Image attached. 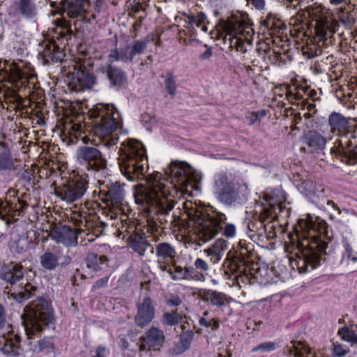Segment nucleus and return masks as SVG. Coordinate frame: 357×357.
Listing matches in <instances>:
<instances>
[{
  "label": "nucleus",
  "mask_w": 357,
  "mask_h": 357,
  "mask_svg": "<svg viewBox=\"0 0 357 357\" xmlns=\"http://www.w3.org/2000/svg\"><path fill=\"white\" fill-rule=\"evenodd\" d=\"M118 158L121 173L130 181L145 180L135 187L134 197L146 213L157 215L161 225L174 221L169 212L174 208L172 199L175 190L161 173L155 172L146 176L148 160L144 145L138 140L123 142Z\"/></svg>",
  "instance_id": "obj_1"
},
{
  "label": "nucleus",
  "mask_w": 357,
  "mask_h": 357,
  "mask_svg": "<svg viewBox=\"0 0 357 357\" xmlns=\"http://www.w3.org/2000/svg\"><path fill=\"white\" fill-rule=\"evenodd\" d=\"M298 229L301 234L298 236L299 253L296 254L298 257L297 268L299 273H305L309 268L314 270L319 265L321 255L327 247L323 237L331 240L333 234H329L328 225L324 220L318 218L314 220L310 215L305 219L298 220L297 231Z\"/></svg>",
  "instance_id": "obj_2"
},
{
  "label": "nucleus",
  "mask_w": 357,
  "mask_h": 357,
  "mask_svg": "<svg viewBox=\"0 0 357 357\" xmlns=\"http://www.w3.org/2000/svg\"><path fill=\"white\" fill-rule=\"evenodd\" d=\"M88 118L90 122L70 123L68 126L75 132H84V129L98 137L101 141L106 140L105 145L110 146L116 144L114 132L120 126V114L113 105L99 104L89 110Z\"/></svg>",
  "instance_id": "obj_3"
},
{
  "label": "nucleus",
  "mask_w": 357,
  "mask_h": 357,
  "mask_svg": "<svg viewBox=\"0 0 357 357\" xmlns=\"http://www.w3.org/2000/svg\"><path fill=\"white\" fill-rule=\"evenodd\" d=\"M331 132L340 137L331 149V154L342 162L354 165L357 163V139L351 133L349 120L340 113L333 112L328 118Z\"/></svg>",
  "instance_id": "obj_4"
},
{
  "label": "nucleus",
  "mask_w": 357,
  "mask_h": 357,
  "mask_svg": "<svg viewBox=\"0 0 357 357\" xmlns=\"http://www.w3.org/2000/svg\"><path fill=\"white\" fill-rule=\"evenodd\" d=\"M248 188V184L236 174L221 172L214 176V194L218 201L227 206L236 203L240 199V194Z\"/></svg>",
  "instance_id": "obj_5"
},
{
  "label": "nucleus",
  "mask_w": 357,
  "mask_h": 357,
  "mask_svg": "<svg viewBox=\"0 0 357 357\" xmlns=\"http://www.w3.org/2000/svg\"><path fill=\"white\" fill-rule=\"evenodd\" d=\"M22 319L28 337L32 338V335L40 333L52 322V311L45 299L39 298L26 307Z\"/></svg>",
  "instance_id": "obj_6"
},
{
  "label": "nucleus",
  "mask_w": 357,
  "mask_h": 357,
  "mask_svg": "<svg viewBox=\"0 0 357 357\" xmlns=\"http://www.w3.org/2000/svg\"><path fill=\"white\" fill-rule=\"evenodd\" d=\"M222 29L226 33L225 38L229 36L230 45L238 52L245 53L251 46L254 31L251 26L238 17H232L222 23Z\"/></svg>",
  "instance_id": "obj_7"
},
{
  "label": "nucleus",
  "mask_w": 357,
  "mask_h": 357,
  "mask_svg": "<svg viewBox=\"0 0 357 357\" xmlns=\"http://www.w3.org/2000/svg\"><path fill=\"white\" fill-rule=\"evenodd\" d=\"M191 220L199 227V239L206 242L218 234L221 224L226 220V215L216 211H213L210 213H203L197 211L191 217Z\"/></svg>",
  "instance_id": "obj_8"
},
{
  "label": "nucleus",
  "mask_w": 357,
  "mask_h": 357,
  "mask_svg": "<svg viewBox=\"0 0 357 357\" xmlns=\"http://www.w3.org/2000/svg\"><path fill=\"white\" fill-rule=\"evenodd\" d=\"M268 206H264L262 211L252 215V219L248 223V229L251 231L257 234L259 236H263L265 233L266 225L265 222H271L275 220L278 216L276 209L281 212L284 208L281 202H276L273 198L266 197Z\"/></svg>",
  "instance_id": "obj_9"
},
{
  "label": "nucleus",
  "mask_w": 357,
  "mask_h": 357,
  "mask_svg": "<svg viewBox=\"0 0 357 357\" xmlns=\"http://www.w3.org/2000/svg\"><path fill=\"white\" fill-rule=\"evenodd\" d=\"M93 66V62L90 59H79L75 61L69 71L71 76L70 84L76 91H80L84 89H90L95 82V77L91 73L90 68Z\"/></svg>",
  "instance_id": "obj_10"
},
{
  "label": "nucleus",
  "mask_w": 357,
  "mask_h": 357,
  "mask_svg": "<svg viewBox=\"0 0 357 357\" xmlns=\"http://www.w3.org/2000/svg\"><path fill=\"white\" fill-rule=\"evenodd\" d=\"M88 185L89 181L82 176L68 178L55 189V194L63 201L73 203L83 197Z\"/></svg>",
  "instance_id": "obj_11"
},
{
  "label": "nucleus",
  "mask_w": 357,
  "mask_h": 357,
  "mask_svg": "<svg viewBox=\"0 0 357 357\" xmlns=\"http://www.w3.org/2000/svg\"><path fill=\"white\" fill-rule=\"evenodd\" d=\"M77 159L88 171L102 172L107 169V162L102 152L96 147L84 146L79 149Z\"/></svg>",
  "instance_id": "obj_12"
},
{
  "label": "nucleus",
  "mask_w": 357,
  "mask_h": 357,
  "mask_svg": "<svg viewBox=\"0 0 357 357\" xmlns=\"http://www.w3.org/2000/svg\"><path fill=\"white\" fill-rule=\"evenodd\" d=\"M59 36L56 37V40L51 39L42 45L43 50L39 53V56L42 57L44 63L47 64L50 61L58 62L65 56L63 48L66 45V41H64L66 33L62 31Z\"/></svg>",
  "instance_id": "obj_13"
},
{
  "label": "nucleus",
  "mask_w": 357,
  "mask_h": 357,
  "mask_svg": "<svg viewBox=\"0 0 357 357\" xmlns=\"http://www.w3.org/2000/svg\"><path fill=\"white\" fill-rule=\"evenodd\" d=\"M63 3V10L61 15H64L71 19H77L73 22L75 29H77L78 24L82 21L90 22L86 17V7L89 6V1L85 0H61Z\"/></svg>",
  "instance_id": "obj_14"
},
{
  "label": "nucleus",
  "mask_w": 357,
  "mask_h": 357,
  "mask_svg": "<svg viewBox=\"0 0 357 357\" xmlns=\"http://www.w3.org/2000/svg\"><path fill=\"white\" fill-rule=\"evenodd\" d=\"M165 335L163 331L157 328H151L146 335L141 337L139 341V351H148L153 349L154 351H160V348L165 342Z\"/></svg>",
  "instance_id": "obj_15"
},
{
  "label": "nucleus",
  "mask_w": 357,
  "mask_h": 357,
  "mask_svg": "<svg viewBox=\"0 0 357 357\" xmlns=\"http://www.w3.org/2000/svg\"><path fill=\"white\" fill-rule=\"evenodd\" d=\"M3 79L8 82L11 85L20 89L22 87L25 88L28 84V76L15 64L11 63L3 70Z\"/></svg>",
  "instance_id": "obj_16"
},
{
  "label": "nucleus",
  "mask_w": 357,
  "mask_h": 357,
  "mask_svg": "<svg viewBox=\"0 0 357 357\" xmlns=\"http://www.w3.org/2000/svg\"><path fill=\"white\" fill-rule=\"evenodd\" d=\"M85 231L82 228H76L73 229L66 225H55L50 231L51 238L58 242L65 244H71L77 241V235Z\"/></svg>",
  "instance_id": "obj_17"
},
{
  "label": "nucleus",
  "mask_w": 357,
  "mask_h": 357,
  "mask_svg": "<svg viewBox=\"0 0 357 357\" xmlns=\"http://www.w3.org/2000/svg\"><path fill=\"white\" fill-rule=\"evenodd\" d=\"M0 351L10 357L19 356L22 349L20 346V337L13 333H3L0 336Z\"/></svg>",
  "instance_id": "obj_18"
},
{
  "label": "nucleus",
  "mask_w": 357,
  "mask_h": 357,
  "mask_svg": "<svg viewBox=\"0 0 357 357\" xmlns=\"http://www.w3.org/2000/svg\"><path fill=\"white\" fill-rule=\"evenodd\" d=\"M154 317V307L150 297L145 296L142 303L137 305L135 323L140 327L148 325Z\"/></svg>",
  "instance_id": "obj_19"
},
{
  "label": "nucleus",
  "mask_w": 357,
  "mask_h": 357,
  "mask_svg": "<svg viewBox=\"0 0 357 357\" xmlns=\"http://www.w3.org/2000/svg\"><path fill=\"white\" fill-rule=\"evenodd\" d=\"M100 70L106 74L110 85L112 86L121 88L126 82L127 76L126 73L112 63L102 66Z\"/></svg>",
  "instance_id": "obj_20"
},
{
  "label": "nucleus",
  "mask_w": 357,
  "mask_h": 357,
  "mask_svg": "<svg viewBox=\"0 0 357 357\" xmlns=\"http://www.w3.org/2000/svg\"><path fill=\"white\" fill-rule=\"evenodd\" d=\"M0 278L7 283L15 284L23 279L22 266L12 262L3 266L1 269Z\"/></svg>",
  "instance_id": "obj_21"
},
{
  "label": "nucleus",
  "mask_w": 357,
  "mask_h": 357,
  "mask_svg": "<svg viewBox=\"0 0 357 357\" xmlns=\"http://www.w3.org/2000/svg\"><path fill=\"white\" fill-rule=\"evenodd\" d=\"M128 243L140 257L144 256L146 251H149L151 254L154 252V248L143 235L138 234L130 235L128 238Z\"/></svg>",
  "instance_id": "obj_22"
},
{
  "label": "nucleus",
  "mask_w": 357,
  "mask_h": 357,
  "mask_svg": "<svg viewBox=\"0 0 357 357\" xmlns=\"http://www.w3.org/2000/svg\"><path fill=\"white\" fill-rule=\"evenodd\" d=\"M19 13L27 18L34 17L36 15V8L32 0H17L9 8V15L17 16Z\"/></svg>",
  "instance_id": "obj_23"
},
{
  "label": "nucleus",
  "mask_w": 357,
  "mask_h": 357,
  "mask_svg": "<svg viewBox=\"0 0 357 357\" xmlns=\"http://www.w3.org/2000/svg\"><path fill=\"white\" fill-rule=\"evenodd\" d=\"M266 43H259L255 50L246 55L247 60L250 62L252 67L259 69L266 67L268 63L266 59Z\"/></svg>",
  "instance_id": "obj_24"
},
{
  "label": "nucleus",
  "mask_w": 357,
  "mask_h": 357,
  "mask_svg": "<svg viewBox=\"0 0 357 357\" xmlns=\"http://www.w3.org/2000/svg\"><path fill=\"white\" fill-rule=\"evenodd\" d=\"M339 26L337 21L331 20H320L315 26L316 33L319 40L331 38Z\"/></svg>",
  "instance_id": "obj_25"
},
{
  "label": "nucleus",
  "mask_w": 357,
  "mask_h": 357,
  "mask_svg": "<svg viewBox=\"0 0 357 357\" xmlns=\"http://www.w3.org/2000/svg\"><path fill=\"white\" fill-rule=\"evenodd\" d=\"M102 189L100 192L104 194L107 202H110L114 206H118L123 199V190L118 183H111Z\"/></svg>",
  "instance_id": "obj_26"
},
{
  "label": "nucleus",
  "mask_w": 357,
  "mask_h": 357,
  "mask_svg": "<svg viewBox=\"0 0 357 357\" xmlns=\"http://www.w3.org/2000/svg\"><path fill=\"white\" fill-rule=\"evenodd\" d=\"M154 250L159 259L172 261L177 255L175 248L167 242H160L155 245Z\"/></svg>",
  "instance_id": "obj_27"
},
{
  "label": "nucleus",
  "mask_w": 357,
  "mask_h": 357,
  "mask_svg": "<svg viewBox=\"0 0 357 357\" xmlns=\"http://www.w3.org/2000/svg\"><path fill=\"white\" fill-rule=\"evenodd\" d=\"M128 16L136 20L130 30L131 32L136 33L142 26L143 20L146 17V9L142 3H137L130 8Z\"/></svg>",
  "instance_id": "obj_28"
},
{
  "label": "nucleus",
  "mask_w": 357,
  "mask_h": 357,
  "mask_svg": "<svg viewBox=\"0 0 357 357\" xmlns=\"http://www.w3.org/2000/svg\"><path fill=\"white\" fill-rule=\"evenodd\" d=\"M199 296L203 301L209 302L213 305L220 307L225 305L227 300V296L225 294L211 289L199 292Z\"/></svg>",
  "instance_id": "obj_29"
},
{
  "label": "nucleus",
  "mask_w": 357,
  "mask_h": 357,
  "mask_svg": "<svg viewBox=\"0 0 357 357\" xmlns=\"http://www.w3.org/2000/svg\"><path fill=\"white\" fill-rule=\"evenodd\" d=\"M305 139L309 147L314 151L322 150L326 144L325 137L315 131H310Z\"/></svg>",
  "instance_id": "obj_30"
},
{
  "label": "nucleus",
  "mask_w": 357,
  "mask_h": 357,
  "mask_svg": "<svg viewBox=\"0 0 357 357\" xmlns=\"http://www.w3.org/2000/svg\"><path fill=\"white\" fill-rule=\"evenodd\" d=\"M188 25L187 29L190 31L195 30V28H200L204 32H206L208 29L206 26L207 19L205 14L199 13L197 15L188 16Z\"/></svg>",
  "instance_id": "obj_31"
},
{
  "label": "nucleus",
  "mask_w": 357,
  "mask_h": 357,
  "mask_svg": "<svg viewBox=\"0 0 357 357\" xmlns=\"http://www.w3.org/2000/svg\"><path fill=\"white\" fill-rule=\"evenodd\" d=\"M170 174L177 178V183L182 187H185L188 185V176L185 174V170L181 165L177 162H172L169 166Z\"/></svg>",
  "instance_id": "obj_32"
},
{
  "label": "nucleus",
  "mask_w": 357,
  "mask_h": 357,
  "mask_svg": "<svg viewBox=\"0 0 357 357\" xmlns=\"http://www.w3.org/2000/svg\"><path fill=\"white\" fill-rule=\"evenodd\" d=\"M194 337V333L192 331L183 332L180 337V341L176 345V351L172 352L173 354H181L190 348L191 342Z\"/></svg>",
  "instance_id": "obj_33"
},
{
  "label": "nucleus",
  "mask_w": 357,
  "mask_h": 357,
  "mask_svg": "<svg viewBox=\"0 0 357 357\" xmlns=\"http://www.w3.org/2000/svg\"><path fill=\"white\" fill-rule=\"evenodd\" d=\"M16 161L17 160L12 156L9 150H3L0 153V170L15 169Z\"/></svg>",
  "instance_id": "obj_34"
},
{
  "label": "nucleus",
  "mask_w": 357,
  "mask_h": 357,
  "mask_svg": "<svg viewBox=\"0 0 357 357\" xmlns=\"http://www.w3.org/2000/svg\"><path fill=\"white\" fill-rule=\"evenodd\" d=\"M345 252L344 254L343 260L348 264L357 261V242L351 241L347 243L344 245Z\"/></svg>",
  "instance_id": "obj_35"
},
{
  "label": "nucleus",
  "mask_w": 357,
  "mask_h": 357,
  "mask_svg": "<svg viewBox=\"0 0 357 357\" xmlns=\"http://www.w3.org/2000/svg\"><path fill=\"white\" fill-rule=\"evenodd\" d=\"M35 290V287L26 282L20 291L17 293H12L11 296L16 301L21 303L29 298L32 296V291Z\"/></svg>",
  "instance_id": "obj_36"
},
{
  "label": "nucleus",
  "mask_w": 357,
  "mask_h": 357,
  "mask_svg": "<svg viewBox=\"0 0 357 357\" xmlns=\"http://www.w3.org/2000/svg\"><path fill=\"white\" fill-rule=\"evenodd\" d=\"M42 266L47 270H53L58 265V257L50 252H46L40 257Z\"/></svg>",
  "instance_id": "obj_37"
},
{
  "label": "nucleus",
  "mask_w": 357,
  "mask_h": 357,
  "mask_svg": "<svg viewBox=\"0 0 357 357\" xmlns=\"http://www.w3.org/2000/svg\"><path fill=\"white\" fill-rule=\"evenodd\" d=\"M162 77L165 78L166 90L172 97H174L177 88L176 76L172 71H167L165 75H162Z\"/></svg>",
  "instance_id": "obj_38"
},
{
  "label": "nucleus",
  "mask_w": 357,
  "mask_h": 357,
  "mask_svg": "<svg viewBox=\"0 0 357 357\" xmlns=\"http://www.w3.org/2000/svg\"><path fill=\"white\" fill-rule=\"evenodd\" d=\"M183 317H185V315L178 312V310L165 312L163 314V323L168 326L176 325L181 322Z\"/></svg>",
  "instance_id": "obj_39"
},
{
  "label": "nucleus",
  "mask_w": 357,
  "mask_h": 357,
  "mask_svg": "<svg viewBox=\"0 0 357 357\" xmlns=\"http://www.w3.org/2000/svg\"><path fill=\"white\" fill-rule=\"evenodd\" d=\"M146 42L144 40H136L134 42L132 48L127 47L126 52L129 61H132L135 54H139L146 48Z\"/></svg>",
  "instance_id": "obj_40"
},
{
  "label": "nucleus",
  "mask_w": 357,
  "mask_h": 357,
  "mask_svg": "<svg viewBox=\"0 0 357 357\" xmlns=\"http://www.w3.org/2000/svg\"><path fill=\"white\" fill-rule=\"evenodd\" d=\"M338 334L343 340L347 341L351 344H357V335L354 331L347 327H343L339 330Z\"/></svg>",
  "instance_id": "obj_41"
},
{
  "label": "nucleus",
  "mask_w": 357,
  "mask_h": 357,
  "mask_svg": "<svg viewBox=\"0 0 357 357\" xmlns=\"http://www.w3.org/2000/svg\"><path fill=\"white\" fill-rule=\"evenodd\" d=\"M266 53V59L268 62L266 66L269 64H275L281 59V54L279 52L273 50L267 43Z\"/></svg>",
  "instance_id": "obj_42"
},
{
  "label": "nucleus",
  "mask_w": 357,
  "mask_h": 357,
  "mask_svg": "<svg viewBox=\"0 0 357 357\" xmlns=\"http://www.w3.org/2000/svg\"><path fill=\"white\" fill-rule=\"evenodd\" d=\"M266 111L249 112L246 114V119L250 125H254L256 122L260 121L265 116Z\"/></svg>",
  "instance_id": "obj_43"
},
{
  "label": "nucleus",
  "mask_w": 357,
  "mask_h": 357,
  "mask_svg": "<svg viewBox=\"0 0 357 357\" xmlns=\"http://www.w3.org/2000/svg\"><path fill=\"white\" fill-rule=\"evenodd\" d=\"M15 216L11 211L10 201L6 202V204L4 205L3 201L0 200V218L3 220H6V216Z\"/></svg>",
  "instance_id": "obj_44"
},
{
  "label": "nucleus",
  "mask_w": 357,
  "mask_h": 357,
  "mask_svg": "<svg viewBox=\"0 0 357 357\" xmlns=\"http://www.w3.org/2000/svg\"><path fill=\"white\" fill-rule=\"evenodd\" d=\"M10 204L12 213L15 215L16 213H18V215H20V213H22L28 206V204L26 202L20 200L19 198H17L16 203H13L10 202Z\"/></svg>",
  "instance_id": "obj_45"
},
{
  "label": "nucleus",
  "mask_w": 357,
  "mask_h": 357,
  "mask_svg": "<svg viewBox=\"0 0 357 357\" xmlns=\"http://www.w3.org/2000/svg\"><path fill=\"white\" fill-rule=\"evenodd\" d=\"M199 323L201 326L206 328H211L213 331H215L219 327V320L217 319H206L204 317L199 319Z\"/></svg>",
  "instance_id": "obj_46"
},
{
  "label": "nucleus",
  "mask_w": 357,
  "mask_h": 357,
  "mask_svg": "<svg viewBox=\"0 0 357 357\" xmlns=\"http://www.w3.org/2000/svg\"><path fill=\"white\" fill-rule=\"evenodd\" d=\"M210 248L222 257L223 252L227 248V241L222 238H219Z\"/></svg>",
  "instance_id": "obj_47"
},
{
  "label": "nucleus",
  "mask_w": 357,
  "mask_h": 357,
  "mask_svg": "<svg viewBox=\"0 0 357 357\" xmlns=\"http://www.w3.org/2000/svg\"><path fill=\"white\" fill-rule=\"evenodd\" d=\"M188 271L187 269H183L181 266H175L172 271V278L174 280L185 279L188 278Z\"/></svg>",
  "instance_id": "obj_48"
},
{
  "label": "nucleus",
  "mask_w": 357,
  "mask_h": 357,
  "mask_svg": "<svg viewBox=\"0 0 357 357\" xmlns=\"http://www.w3.org/2000/svg\"><path fill=\"white\" fill-rule=\"evenodd\" d=\"M110 58H114L115 60H121L123 61H128V54L126 52V49L121 50L120 52H118L116 50H113L109 54Z\"/></svg>",
  "instance_id": "obj_49"
},
{
  "label": "nucleus",
  "mask_w": 357,
  "mask_h": 357,
  "mask_svg": "<svg viewBox=\"0 0 357 357\" xmlns=\"http://www.w3.org/2000/svg\"><path fill=\"white\" fill-rule=\"evenodd\" d=\"M333 355L335 357H342L345 356L349 352V349L348 348H344L340 344H333Z\"/></svg>",
  "instance_id": "obj_50"
},
{
  "label": "nucleus",
  "mask_w": 357,
  "mask_h": 357,
  "mask_svg": "<svg viewBox=\"0 0 357 357\" xmlns=\"http://www.w3.org/2000/svg\"><path fill=\"white\" fill-rule=\"evenodd\" d=\"M204 252L207 255L208 261L213 264L218 263L222 257L217 252L213 251L211 248L204 250Z\"/></svg>",
  "instance_id": "obj_51"
},
{
  "label": "nucleus",
  "mask_w": 357,
  "mask_h": 357,
  "mask_svg": "<svg viewBox=\"0 0 357 357\" xmlns=\"http://www.w3.org/2000/svg\"><path fill=\"white\" fill-rule=\"evenodd\" d=\"M275 344L274 342H264L259 346L255 347L252 349V351H270L275 349Z\"/></svg>",
  "instance_id": "obj_52"
},
{
  "label": "nucleus",
  "mask_w": 357,
  "mask_h": 357,
  "mask_svg": "<svg viewBox=\"0 0 357 357\" xmlns=\"http://www.w3.org/2000/svg\"><path fill=\"white\" fill-rule=\"evenodd\" d=\"M169 261H165V260H162V259H158V266L160 271H167L169 273V274L172 276L173 270L169 263Z\"/></svg>",
  "instance_id": "obj_53"
},
{
  "label": "nucleus",
  "mask_w": 357,
  "mask_h": 357,
  "mask_svg": "<svg viewBox=\"0 0 357 357\" xmlns=\"http://www.w3.org/2000/svg\"><path fill=\"white\" fill-rule=\"evenodd\" d=\"M38 347L41 351H50L53 349V344L50 340L44 339L38 342Z\"/></svg>",
  "instance_id": "obj_54"
},
{
  "label": "nucleus",
  "mask_w": 357,
  "mask_h": 357,
  "mask_svg": "<svg viewBox=\"0 0 357 357\" xmlns=\"http://www.w3.org/2000/svg\"><path fill=\"white\" fill-rule=\"evenodd\" d=\"M194 264L196 268L199 269L202 271H207L208 270V266L207 262L202 259H197Z\"/></svg>",
  "instance_id": "obj_55"
},
{
  "label": "nucleus",
  "mask_w": 357,
  "mask_h": 357,
  "mask_svg": "<svg viewBox=\"0 0 357 357\" xmlns=\"http://www.w3.org/2000/svg\"><path fill=\"white\" fill-rule=\"evenodd\" d=\"M341 21L345 26H351L355 22V18L351 14L347 13L341 17Z\"/></svg>",
  "instance_id": "obj_56"
},
{
  "label": "nucleus",
  "mask_w": 357,
  "mask_h": 357,
  "mask_svg": "<svg viewBox=\"0 0 357 357\" xmlns=\"http://www.w3.org/2000/svg\"><path fill=\"white\" fill-rule=\"evenodd\" d=\"M236 234V228L231 224L226 225L224 229V234L227 237H233Z\"/></svg>",
  "instance_id": "obj_57"
},
{
  "label": "nucleus",
  "mask_w": 357,
  "mask_h": 357,
  "mask_svg": "<svg viewBox=\"0 0 357 357\" xmlns=\"http://www.w3.org/2000/svg\"><path fill=\"white\" fill-rule=\"evenodd\" d=\"M248 3L252 5L257 10H262L265 6L264 0H247Z\"/></svg>",
  "instance_id": "obj_58"
},
{
  "label": "nucleus",
  "mask_w": 357,
  "mask_h": 357,
  "mask_svg": "<svg viewBox=\"0 0 357 357\" xmlns=\"http://www.w3.org/2000/svg\"><path fill=\"white\" fill-rule=\"evenodd\" d=\"M291 346H287L288 352L294 357H302V354L297 351L296 347L294 342H291Z\"/></svg>",
  "instance_id": "obj_59"
},
{
  "label": "nucleus",
  "mask_w": 357,
  "mask_h": 357,
  "mask_svg": "<svg viewBox=\"0 0 357 357\" xmlns=\"http://www.w3.org/2000/svg\"><path fill=\"white\" fill-rule=\"evenodd\" d=\"M231 271L233 272L243 273L245 271V268L243 264L238 265V264H236L235 261H233L231 263Z\"/></svg>",
  "instance_id": "obj_60"
},
{
  "label": "nucleus",
  "mask_w": 357,
  "mask_h": 357,
  "mask_svg": "<svg viewBox=\"0 0 357 357\" xmlns=\"http://www.w3.org/2000/svg\"><path fill=\"white\" fill-rule=\"evenodd\" d=\"M304 109H306L307 112H312L314 114L317 112L315 105L313 103L305 102L304 105Z\"/></svg>",
  "instance_id": "obj_61"
},
{
  "label": "nucleus",
  "mask_w": 357,
  "mask_h": 357,
  "mask_svg": "<svg viewBox=\"0 0 357 357\" xmlns=\"http://www.w3.org/2000/svg\"><path fill=\"white\" fill-rule=\"evenodd\" d=\"M105 348L103 347H98L97 349H96V356H92V357H105Z\"/></svg>",
  "instance_id": "obj_62"
},
{
  "label": "nucleus",
  "mask_w": 357,
  "mask_h": 357,
  "mask_svg": "<svg viewBox=\"0 0 357 357\" xmlns=\"http://www.w3.org/2000/svg\"><path fill=\"white\" fill-rule=\"evenodd\" d=\"M5 324V315L3 307L0 305V328L3 326Z\"/></svg>",
  "instance_id": "obj_63"
},
{
  "label": "nucleus",
  "mask_w": 357,
  "mask_h": 357,
  "mask_svg": "<svg viewBox=\"0 0 357 357\" xmlns=\"http://www.w3.org/2000/svg\"><path fill=\"white\" fill-rule=\"evenodd\" d=\"M107 278H102L96 282L95 287H102V286L105 285L107 284Z\"/></svg>",
  "instance_id": "obj_64"
}]
</instances>
